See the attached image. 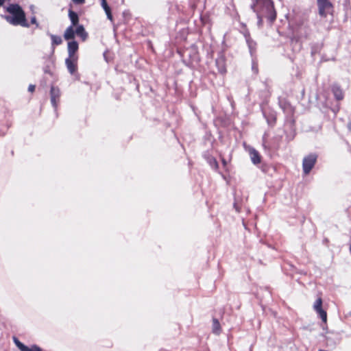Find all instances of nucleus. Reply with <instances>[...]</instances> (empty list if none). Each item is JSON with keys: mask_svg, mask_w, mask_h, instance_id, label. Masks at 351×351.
Masks as SVG:
<instances>
[{"mask_svg": "<svg viewBox=\"0 0 351 351\" xmlns=\"http://www.w3.org/2000/svg\"><path fill=\"white\" fill-rule=\"evenodd\" d=\"M317 12L322 19H326L328 16L333 18L334 5L330 0H316Z\"/></svg>", "mask_w": 351, "mask_h": 351, "instance_id": "20e7f679", "label": "nucleus"}, {"mask_svg": "<svg viewBox=\"0 0 351 351\" xmlns=\"http://www.w3.org/2000/svg\"><path fill=\"white\" fill-rule=\"evenodd\" d=\"M317 155L316 154H310L306 156L302 160V169L305 175L309 174L311 171L315 167L317 160Z\"/></svg>", "mask_w": 351, "mask_h": 351, "instance_id": "39448f33", "label": "nucleus"}, {"mask_svg": "<svg viewBox=\"0 0 351 351\" xmlns=\"http://www.w3.org/2000/svg\"><path fill=\"white\" fill-rule=\"evenodd\" d=\"M76 5H82L85 3V0H71Z\"/></svg>", "mask_w": 351, "mask_h": 351, "instance_id": "6ab92c4d", "label": "nucleus"}, {"mask_svg": "<svg viewBox=\"0 0 351 351\" xmlns=\"http://www.w3.org/2000/svg\"><path fill=\"white\" fill-rule=\"evenodd\" d=\"M280 107L282 111L289 116H293L295 108L289 101H283L280 103Z\"/></svg>", "mask_w": 351, "mask_h": 351, "instance_id": "9d476101", "label": "nucleus"}, {"mask_svg": "<svg viewBox=\"0 0 351 351\" xmlns=\"http://www.w3.org/2000/svg\"><path fill=\"white\" fill-rule=\"evenodd\" d=\"M5 1H6V0H0V7H1V5H3V3H4V2H5Z\"/></svg>", "mask_w": 351, "mask_h": 351, "instance_id": "4be33fe9", "label": "nucleus"}, {"mask_svg": "<svg viewBox=\"0 0 351 351\" xmlns=\"http://www.w3.org/2000/svg\"><path fill=\"white\" fill-rule=\"evenodd\" d=\"M272 121H273L274 123H276V117H274L272 118Z\"/></svg>", "mask_w": 351, "mask_h": 351, "instance_id": "5701e85b", "label": "nucleus"}, {"mask_svg": "<svg viewBox=\"0 0 351 351\" xmlns=\"http://www.w3.org/2000/svg\"><path fill=\"white\" fill-rule=\"evenodd\" d=\"M250 158L252 160V162L254 165L260 164L261 162V156L258 153L257 150H256L254 148H252L249 151Z\"/></svg>", "mask_w": 351, "mask_h": 351, "instance_id": "f8f14e48", "label": "nucleus"}, {"mask_svg": "<svg viewBox=\"0 0 351 351\" xmlns=\"http://www.w3.org/2000/svg\"><path fill=\"white\" fill-rule=\"evenodd\" d=\"M256 5L260 8V14L258 15L259 22H262V18H266L270 23H274L277 17L274 3L272 0H255Z\"/></svg>", "mask_w": 351, "mask_h": 351, "instance_id": "7ed1b4c3", "label": "nucleus"}, {"mask_svg": "<svg viewBox=\"0 0 351 351\" xmlns=\"http://www.w3.org/2000/svg\"><path fill=\"white\" fill-rule=\"evenodd\" d=\"M100 2H101V7L104 10V11L107 15V18L110 21H112L113 16H112V14L111 12V9H110V6L108 5L107 1L106 0H100Z\"/></svg>", "mask_w": 351, "mask_h": 351, "instance_id": "4468645a", "label": "nucleus"}, {"mask_svg": "<svg viewBox=\"0 0 351 351\" xmlns=\"http://www.w3.org/2000/svg\"><path fill=\"white\" fill-rule=\"evenodd\" d=\"M14 341L16 346L21 350V351L27 350V346L23 345L21 342H20L16 337H14Z\"/></svg>", "mask_w": 351, "mask_h": 351, "instance_id": "f3484780", "label": "nucleus"}, {"mask_svg": "<svg viewBox=\"0 0 351 351\" xmlns=\"http://www.w3.org/2000/svg\"><path fill=\"white\" fill-rule=\"evenodd\" d=\"M10 154H11V156H14V151L11 150Z\"/></svg>", "mask_w": 351, "mask_h": 351, "instance_id": "393cba45", "label": "nucleus"}, {"mask_svg": "<svg viewBox=\"0 0 351 351\" xmlns=\"http://www.w3.org/2000/svg\"><path fill=\"white\" fill-rule=\"evenodd\" d=\"M221 331L220 324L217 319L213 320V332L215 334H219Z\"/></svg>", "mask_w": 351, "mask_h": 351, "instance_id": "dca6fc26", "label": "nucleus"}, {"mask_svg": "<svg viewBox=\"0 0 351 351\" xmlns=\"http://www.w3.org/2000/svg\"><path fill=\"white\" fill-rule=\"evenodd\" d=\"M25 351H42L39 348L36 346L32 347L31 348H27V350Z\"/></svg>", "mask_w": 351, "mask_h": 351, "instance_id": "a211bd4d", "label": "nucleus"}, {"mask_svg": "<svg viewBox=\"0 0 351 351\" xmlns=\"http://www.w3.org/2000/svg\"><path fill=\"white\" fill-rule=\"evenodd\" d=\"M77 60L78 57H68L65 60L69 72L71 75H74L77 71Z\"/></svg>", "mask_w": 351, "mask_h": 351, "instance_id": "6e6552de", "label": "nucleus"}, {"mask_svg": "<svg viewBox=\"0 0 351 351\" xmlns=\"http://www.w3.org/2000/svg\"><path fill=\"white\" fill-rule=\"evenodd\" d=\"M49 36L51 40V47L53 49H55L56 46L62 43V39L61 36L54 34H50Z\"/></svg>", "mask_w": 351, "mask_h": 351, "instance_id": "2eb2a0df", "label": "nucleus"}, {"mask_svg": "<svg viewBox=\"0 0 351 351\" xmlns=\"http://www.w3.org/2000/svg\"><path fill=\"white\" fill-rule=\"evenodd\" d=\"M60 90L58 86H51L50 89L51 103L54 108H57L60 100Z\"/></svg>", "mask_w": 351, "mask_h": 351, "instance_id": "423d86ee", "label": "nucleus"}, {"mask_svg": "<svg viewBox=\"0 0 351 351\" xmlns=\"http://www.w3.org/2000/svg\"><path fill=\"white\" fill-rule=\"evenodd\" d=\"M36 86L35 85L30 84L28 87V90L31 93H33L35 91Z\"/></svg>", "mask_w": 351, "mask_h": 351, "instance_id": "aec40b11", "label": "nucleus"}, {"mask_svg": "<svg viewBox=\"0 0 351 351\" xmlns=\"http://www.w3.org/2000/svg\"><path fill=\"white\" fill-rule=\"evenodd\" d=\"M68 15L71 24L65 29L63 35L64 38L66 40H73L75 38V35H77L82 41H85L88 34L85 30L84 27L79 24L80 19L78 14L71 9H69Z\"/></svg>", "mask_w": 351, "mask_h": 351, "instance_id": "f257e3e1", "label": "nucleus"}, {"mask_svg": "<svg viewBox=\"0 0 351 351\" xmlns=\"http://www.w3.org/2000/svg\"><path fill=\"white\" fill-rule=\"evenodd\" d=\"M332 93H333L335 99L337 101H341L344 98V93L343 90L341 88V87L339 85H333L332 86Z\"/></svg>", "mask_w": 351, "mask_h": 351, "instance_id": "9b49d317", "label": "nucleus"}, {"mask_svg": "<svg viewBox=\"0 0 351 351\" xmlns=\"http://www.w3.org/2000/svg\"><path fill=\"white\" fill-rule=\"evenodd\" d=\"M223 163L224 165H226V161H225L224 160H223Z\"/></svg>", "mask_w": 351, "mask_h": 351, "instance_id": "bb28decb", "label": "nucleus"}, {"mask_svg": "<svg viewBox=\"0 0 351 351\" xmlns=\"http://www.w3.org/2000/svg\"><path fill=\"white\" fill-rule=\"evenodd\" d=\"M7 12L10 15L5 16V19L10 24L15 26L29 27V24L26 21L25 12L19 5L10 4L7 8Z\"/></svg>", "mask_w": 351, "mask_h": 351, "instance_id": "f03ea898", "label": "nucleus"}, {"mask_svg": "<svg viewBox=\"0 0 351 351\" xmlns=\"http://www.w3.org/2000/svg\"><path fill=\"white\" fill-rule=\"evenodd\" d=\"M308 19L307 16H300L297 17L294 26L296 29H300L303 25H305L308 27Z\"/></svg>", "mask_w": 351, "mask_h": 351, "instance_id": "ddd939ff", "label": "nucleus"}, {"mask_svg": "<svg viewBox=\"0 0 351 351\" xmlns=\"http://www.w3.org/2000/svg\"><path fill=\"white\" fill-rule=\"evenodd\" d=\"M348 128L351 131V121L348 123Z\"/></svg>", "mask_w": 351, "mask_h": 351, "instance_id": "b1692460", "label": "nucleus"}, {"mask_svg": "<svg viewBox=\"0 0 351 351\" xmlns=\"http://www.w3.org/2000/svg\"><path fill=\"white\" fill-rule=\"evenodd\" d=\"M214 160H215V163L216 167H218V163H217V160L215 159Z\"/></svg>", "mask_w": 351, "mask_h": 351, "instance_id": "a878e982", "label": "nucleus"}, {"mask_svg": "<svg viewBox=\"0 0 351 351\" xmlns=\"http://www.w3.org/2000/svg\"><path fill=\"white\" fill-rule=\"evenodd\" d=\"M70 40L71 41L68 43L67 46L69 57H78L76 53L79 49V45L77 41L74 40V39Z\"/></svg>", "mask_w": 351, "mask_h": 351, "instance_id": "1a4fd4ad", "label": "nucleus"}, {"mask_svg": "<svg viewBox=\"0 0 351 351\" xmlns=\"http://www.w3.org/2000/svg\"><path fill=\"white\" fill-rule=\"evenodd\" d=\"M322 300L319 297L315 301L313 308L315 311L317 312V313L319 315L320 318L323 321V322L326 323L327 322V313L326 312L322 309Z\"/></svg>", "mask_w": 351, "mask_h": 351, "instance_id": "0eeeda50", "label": "nucleus"}, {"mask_svg": "<svg viewBox=\"0 0 351 351\" xmlns=\"http://www.w3.org/2000/svg\"><path fill=\"white\" fill-rule=\"evenodd\" d=\"M31 23L32 24H35L37 27L38 26V23H37L36 21V19L35 16L32 17L31 19Z\"/></svg>", "mask_w": 351, "mask_h": 351, "instance_id": "412c9836", "label": "nucleus"}]
</instances>
